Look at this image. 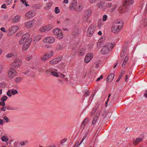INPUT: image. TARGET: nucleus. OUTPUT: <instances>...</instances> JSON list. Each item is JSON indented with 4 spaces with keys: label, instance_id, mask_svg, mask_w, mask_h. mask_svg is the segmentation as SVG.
I'll use <instances>...</instances> for the list:
<instances>
[{
    "label": "nucleus",
    "instance_id": "43",
    "mask_svg": "<svg viewBox=\"0 0 147 147\" xmlns=\"http://www.w3.org/2000/svg\"><path fill=\"white\" fill-rule=\"evenodd\" d=\"M11 89L9 90L7 93V95L9 97H11Z\"/></svg>",
    "mask_w": 147,
    "mask_h": 147
},
{
    "label": "nucleus",
    "instance_id": "42",
    "mask_svg": "<svg viewBox=\"0 0 147 147\" xmlns=\"http://www.w3.org/2000/svg\"><path fill=\"white\" fill-rule=\"evenodd\" d=\"M96 110H97V108H94L93 109V110L91 113V116H92L94 115L95 113L96 112Z\"/></svg>",
    "mask_w": 147,
    "mask_h": 147
},
{
    "label": "nucleus",
    "instance_id": "5",
    "mask_svg": "<svg viewBox=\"0 0 147 147\" xmlns=\"http://www.w3.org/2000/svg\"><path fill=\"white\" fill-rule=\"evenodd\" d=\"M22 63V61L20 59H17L12 63L11 66L14 68H18L21 65Z\"/></svg>",
    "mask_w": 147,
    "mask_h": 147
},
{
    "label": "nucleus",
    "instance_id": "2",
    "mask_svg": "<svg viewBox=\"0 0 147 147\" xmlns=\"http://www.w3.org/2000/svg\"><path fill=\"white\" fill-rule=\"evenodd\" d=\"M123 26V23L121 21H117L115 22V24L111 28L112 32L114 33H117L119 32Z\"/></svg>",
    "mask_w": 147,
    "mask_h": 147
},
{
    "label": "nucleus",
    "instance_id": "7",
    "mask_svg": "<svg viewBox=\"0 0 147 147\" xmlns=\"http://www.w3.org/2000/svg\"><path fill=\"white\" fill-rule=\"evenodd\" d=\"M95 28V27L92 25L89 27L87 31V35L89 36H91L94 33Z\"/></svg>",
    "mask_w": 147,
    "mask_h": 147
},
{
    "label": "nucleus",
    "instance_id": "37",
    "mask_svg": "<svg viewBox=\"0 0 147 147\" xmlns=\"http://www.w3.org/2000/svg\"><path fill=\"white\" fill-rule=\"evenodd\" d=\"M32 56L31 55H28L26 57V59L27 60H30L32 59Z\"/></svg>",
    "mask_w": 147,
    "mask_h": 147
},
{
    "label": "nucleus",
    "instance_id": "21",
    "mask_svg": "<svg viewBox=\"0 0 147 147\" xmlns=\"http://www.w3.org/2000/svg\"><path fill=\"white\" fill-rule=\"evenodd\" d=\"M143 140V138H137L134 141V144L136 145L139 143L140 142L142 141Z\"/></svg>",
    "mask_w": 147,
    "mask_h": 147
},
{
    "label": "nucleus",
    "instance_id": "57",
    "mask_svg": "<svg viewBox=\"0 0 147 147\" xmlns=\"http://www.w3.org/2000/svg\"><path fill=\"white\" fill-rule=\"evenodd\" d=\"M128 60V57L127 56H126L124 60V63H126V62Z\"/></svg>",
    "mask_w": 147,
    "mask_h": 147
},
{
    "label": "nucleus",
    "instance_id": "3",
    "mask_svg": "<svg viewBox=\"0 0 147 147\" xmlns=\"http://www.w3.org/2000/svg\"><path fill=\"white\" fill-rule=\"evenodd\" d=\"M30 35L29 34L26 33L23 35L22 38L19 41V43L20 45H22L24 43L28 42L30 41V40H32V39L29 38Z\"/></svg>",
    "mask_w": 147,
    "mask_h": 147
},
{
    "label": "nucleus",
    "instance_id": "20",
    "mask_svg": "<svg viewBox=\"0 0 147 147\" xmlns=\"http://www.w3.org/2000/svg\"><path fill=\"white\" fill-rule=\"evenodd\" d=\"M134 0H125V4L124 5L126 6V5L132 4L134 2Z\"/></svg>",
    "mask_w": 147,
    "mask_h": 147
},
{
    "label": "nucleus",
    "instance_id": "36",
    "mask_svg": "<svg viewBox=\"0 0 147 147\" xmlns=\"http://www.w3.org/2000/svg\"><path fill=\"white\" fill-rule=\"evenodd\" d=\"M60 11L59 7H56L55 8V12L56 14H58L60 12Z\"/></svg>",
    "mask_w": 147,
    "mask_h": 147
},
{
    "label": "nucleus",
    "instance_id": "10",
    "mask_svg": "<svg viewBox=\"0 0 147 147\" xmlns=\"http://www.w3.org/2000/svg\"><path fill=\"white\" fill-rule=\"evenodd\" d=\"M77 2L76 0H74L72 1L70 6L69 8L70 10L73 11L75 10L77 7Z\"/></svg>",
    "mask_w": 147,
    "mask_h": 147
},
{
    "label": "nucleus",
    "instance_id": "16",
    "mask_svg": "<svg viewBox=\"0 0 147 147\" xmlns=\"http://www.w3.org/2000/svg\"><path fill=\"white\" fill-rule=\"evenodd\" d=\"M92 13V11L90 9H88L86 10L84 18L86 19H88L91 16Z\"/></svg>",
    "mask_w": 147,
    "mask_h": 147
},
{
    "label": "nucleus",
    "instance_id": "17",
    "mask_svg": "<svg viewBox=\"0 0 147 147\" xmlns=\"http://www.w3.org/2000/svg\"><path fill=\"white\" fill-rule=\"evenodd\" d=\"M21 18V16L19 15L15 16L12 20L13 22L17 23L19 22Z\"/></svg>",
    "mask_w": 147,
    "mask_h": 147
},
{
    "label": "nucleus",
    "instance_id": "27",
    "mask_svg": "<svg viewBox=\"0 0 147 147\" xmlns=\"http://www.w3.org/2000/svg\"><path fill=\"white\" fill-rule=\"evenodd\" d=\"M60 33L59 34L56 36L59 39H61L63 38V34L61 31H59Z\"/></svg>",
    "mask_w": 147,
    "mask_h": 147
},
{
    "label": "nucleus",
    "instance_id": "26",
    "mask_svg": "<svg viewBox=\"0 0 147 147\" xmlns=\"http://www.w3.org/2000/svg\"><path fill=\"white\" fill-rule=\"evenodd\" d=\"M83 9V6L81 5H80L77 6L75 11H81Z\"/></svg>",
    "mask_w": 147,
    "mask_h": 147
},
{
    "label": "nucleus",
    "instance_id": "61",
    "mask_svg": "<svg viewBox=\"0 0 147 147\" xmlns=\"http://www.w3.org/2000/svg\"><path fill=\"white\" fill-rule=\"evenodd\" d=\"M8 18V16L7 15H5L3 16V18L4 20L7 19Z\"/></svg>",
    "mask_w": 147,
    "mask_h": 147
},
{
    "label": "nucleus",
    "instance_id": "58",
    "mask_svg": "<svg viewBox=\"0 0 147 147\" xmlns=\"http://www.w3.org/2000/svg\"><path fill=\"white\" fill-rule=\"evenodd\" d=\"M59 74H60V75H59V77L60 78H64L65 77V75L63 74H62L59 73Z\"/></svg>",
    "mask_w": 147,
    "mask_h": 147
},
{
    "label": "nucleus",
    "instance_id": "25",
    "mask_svg": "<svg viewBox=\"0 0 147 147\" xmlns=\"http://www.w3.org/2000/svg\"><path fill=\"white\" fill-rule=\"evenodd\" d=\"M1 140L3 142H6L8 140L9 138L7 136H5L2 137L1 138Z\"/></svg>",
    "mask_w": 147,
    "mask_h": 147
},
{
    "label": "nucleus",
    "instance_id": "12",
    "mask_svg": "<svg viewBox=\"0 0 147 147\" xmlns=\"http://www.w3.org/2000/svg\"><path fill=\"white\" fill-rule=\"evenodd\" d=\"M92 54L91 53L88 54L85 56L84 59L85 62L86 63H88L92 58Z\"/></svg>",
    "mask_w": 147,
    "mask_h": 147
},
{
    "label": "nucleus",
    "instance_id": "49",
    "mask_svg": "<svg viewBox=\"0 0 147 147\" xmlns=\"http://www.w3.org/2000/svg\"><path fill=\"white\" fill-rule=\"evenodd\" d=\"M67 139L66 138H64L61 141V145H63V144L65 142L67 141Z\"/></svg>",
    "mask_w": 147,
    "mask_h": 147
},
{
    "label": "nucleus",
    "instance_id": "34",
    "mask_svg": "<svg viewBox=\"0 0 147 147\" xmlns=\"http://www.w3.org/2000/svg\"><path fill=\"white\" fill-rule=\"evenodd\" d=\"M51 74L54 76L57 77H59V75L58 74V73L54 71H51Z\"/></svg>",
    "mask_w": 147,
    "mask_h": 147
},
{
    "label": "nucleus",
    "instance_id": "18",
    "mask_svg": "<svg viewBox=\"0 0 147 147\" xmlns=\"http://www.w3.org/2000/svg\"><path fill=\"white\" fill-rule=\"evenodd\" d=\"M114 77V75L113 74H111L107 77V81L108 82H111Z\"/></svg>",
    "mask_w": 147,
    "mask_h": 147
},
{
    "label": "nucleus",
    "instance_id": "1",
    "mask_svg": "<svg viewBox=\"0 0 147 147\" xmlns=\"http://www.w3.org/2000/svg\"><path fill=\"white\" fill-rule=\"evenodd\" d=\"M114 46V44L111 42L106 43L102 48L101 53L102 54H106L108 53L110 51Z\"/></svg>",
    "mask_w": 147,
    "mask_h": 147
},
{
    "label": "nucleus",
    "instance_id": "56",
    "mask_svg": "<svg viewBox=\"0 0 147 147\" xmlns=\"http://www.w3.org/2000/svg\"><path fill=\"white\" fill-rule=\"evenodd\" d=\"M103 78V76L102 75H100V77L98 78L96 80L97 82L99 81L100 79H102Z\"/></svg>",
    "mask_w": 147,
    "mask_h": 147
},
{
    "label": "nucleus",
    "instance_id": "64",
    "mask_svg": "<svg viewBox=\"0 0 147 147\" xmlns=\"http://www.w3.org/2000/svg\"><path fill=\"white\" fill-rule=\"evenodd\" d=\"M144 96L146 98H147V90H146L144 92Z\"/></svg>",
    "mask_w": 147,
    "mask_h": 147
},
{
    "label": "nucleus",
    "instance_id": "62",
    "mask_svg": "<svg viewBox=\"0 0 147 147\" xmlns=\"http://www.w3.org/2000/svg\"><path fill=\"white\" fill-rule=\"evenodd\" d=\"M117 6L116 5H115L111 9V11H113L116 8Z\"/></svg>",
    "mask_w": 147,
    "mask_h": 147
},
{
    "label": "nucleus",
    "instance_id": "14",
    "mask_svg": "<svg viewBox=\"0 0 147 147\" xmlns=\"http://www.w3.org/2000/svg\"><path fill=\"white\" fill-rule=\"evenodd\" d=\"M30 41H28V42H25L24 44V45H23L22 49L23 50H25L27 49L29 47V46L31 43L32 40H30Z\"/></svg>",
    "mask_w": 147,
    "mask_h": 147
},
{
    "label": "nucleus",
    "instance_id": "35",
    "mask_svg": "<svg viewBox=\"0 0 147 147\" xmlns=\"http://www.w3.org/2000/svg\"><path fill=\"white\" fill-rule=\"evenodd\" d=\"M88 119V118H86L83 121L82 123V125L84 126L87 122Z\"/></svg>",
    "mask_w": 147,
    "mask_h": 147
},
{
    "label": "nucleus",
    "instance_id": "9",
    "mask_svg": "<svg viewBox=\"0 0 147 147\" xmlns=\"http://www.w3.org/2000/svg\"><path fill=\"white\" fill-rule=\"evenodd\" d=\"M55 38L52 37H46L43 40V42L48 44H51L55 42Z\"/></svg>",
    "mask_w": 147,
    "mask_h": 147
},
{
    "label": "nucleus",
    "instance_id": "32",
    "mask_svg": "<svg viewBox=\"0 0 147 147\" xmlns=\"http://www.w3.org/2000/svg\"><path fill=\"white\" fill-rule=\"evenodd\" d=\"M28 143V141L25 140L21 142L20 143V144L21 146H23L26 145Z\"/></svg>",
    "mask_w": 147,
    "mask_h": 147
},
{
    "label": "nucleus",
    "instance_id": "47",
    "mask_svg": "<svg viewBox=\"0 0 147 147\" xmlns=\"http://www.w3.org/2000/svg\"><path fill=\"white\" fill-rule=\"evenodd\" d=\"M3 118L6 122L7 123L9 122V119L6 116L3 117Z\"/></svg>",
    "mask_w": 147,
    "mask_h": 147
},
{
    "label": "nucleus",
    "instance_id": "53",
    "mask_svg": "<svg viewBox=\"0 0 147 147\" xmlns=\"http://www.w3.org/2000/svg\"><path fill=\"white\" fill-rule=\"evenodd\" d=\"M6 106H4L2 107L1 109V111H6Z\"/></svg>",
    "mask_w": 147,
    "mask_h": 147
},
{
    "label": "nucleus",
    "instance_id": "6",
    "mask_svg": "<svg viewBox=\"0 0 147 147\" xmlns=\"http://www.w3.org/2000/svg\"><path fill=\"white\" fill-rule=\"evenodd\" d=\"M17 71L14 68H11L8 72V76L10 78H13L16 75Z\"/></svg>",
    "mask_w": 147,
    "mask_h": 147
},
{
    "label": "nucleus",
    "instance_id": "29",
    "mask_svg": "<svg viewBox=\"0 0 147 147\" xmlns=\"http://www.w3.org/2000/svg\"><path fill=\"white\" fill-rule=\"evenodd\" d=\"M13 32L12 33H14L16 32L19 29V27L18 26H13Z\"/></svg>",
    "mask_w": 147,
    "mask_h": 147
},
{
    "label": "nucleus",
    "instance_id": "28",
    "mask_svg": "<svg viewBox=\"0 0 147 147\" xmlns=\"http://www.w3.org/2000/svg\"><path fill=\"white\" fill-rule=\"evenodd\" d=\"M52 5V3L51 2H49L46 4V6L45 7V8L46 9H49Z\"/></svg>",
    "mask_w": 147,
    "mask_h": 147
},
{
    "label": "nucleus",
    "instance_id": "41",
    "mask_svg": "<svg viewBox=\"0 0 147 147\" xmlns=\"http://www.w3.org/2000/svg\"><path fill=\"white\" fill-rule=\"evenodd\" d=\"M90 95V93L89 91L87 90H86L84 94V96L87 97L89 96Z\"/></svg>",
    "mask_w": 147,
    "mask_h": 147
},
{
    "label": "nucleus",
    "instance_id": "54",
    "mask_svg": "<svg viewBox=\"0 0 147 147\" xmlns=\"http://www.w3.org/2000/svg\"><path fill=\"white\" fill-rule=\"evenodd\" d=\"M57 49L59 51L61 50L62 49V47L61 45H59L57 47Z\"/></svg>",
    "mask_w": 147,
    "mask_h": 147
},
{
    "label": "nucleus",
    "instance_id": "40",
    "mask_svg": "<svg viewBox=\"0 0 147 147\" xmlns=\"http://www.w3.org/2000/svg\"><path fill=\"white\" fill-rule=\"evenodd\" d=\"M45 28V30L47 31H49L51 29V27L49 25H47V26H44Z\"/></svg>",
    "mask_w": 147,
    "mask_h": 147
},
{
    "label": "nucleus",
    "instance_id": "55",
    "mask_svg": "<svg viewBox=\"0 0 147 147\" xmlns=\"http://www.w3.org/2000/svg\"><path fill=\"white\" fill-rule=\"evenodd\" d=\"M0 105L1 106H4L5 105V102L2 101L0 102Z\"/></svg>",
    "mask_w": 147,
    "mask_h": 147
},
{
    "label": "nucleus",
    "instance_id": "8",
    "mask_svg": "<svg viewBox=\"0 0 147 147\" xmlns=\"http://www.w3.org/2000/svg\"><path fill=\"white\" fill-rule=\"evenodd\" d=\"M36 14V12L34 10L29 11L25 14V16L28 19H30L34 17Z\"/></svg>",
    "mask_w": 147,
    "mask_h": 147
},
{
    "label": "nucleus",
    "instance_id": "59",
    "mask_svg": "<svg viewBox=\"0 0 147 147\" xmlns=\"http://www.w3.org/2000/svg\"><path fill=\"white\" fill-rule=\"evenodd\" d=\"M7 6L5 4H3L1 6V8L2 9H6Z\"/></svg>",
    "mask_w": 147,
    "mask_h": 147
},
{
    "label": "nucleus",
    "instance_id": "48",
    "mask_svg": "<svg viewBox=\"0 0 147 147\" xmlns=\"http://www.w3.org/2000/svg\"><path fill=\"white\" fill-rule=\"evenodd\" d=\"M40 31L42 32H45L46 31L44 26L43 27L40 29Z\"/></svg>",
    "mask_w": 147,
    "mask_h": 147
},
{
    "label": "nucleus",
    "instance_id": "50",
    "mask_svg": "<svg viewBox=\"0 0 147 147\" xmlns=\"http://www.w3.org/2000/svg\"><path fill=\"white\" fill-rule=\"evenodd\" d=\"M101 21L100 22H99L98 23V27L99 28H100L101 26L103 24V23L101 22Z\"/></svg>",
    "mask_w": 147,
    "mask_h": 147
},
{
    "label": "nucleus",
    "instance_id": "63",
    "mask_svg": "<svg viewBox=\"0 0 147 147\" xmlns=\"http://www.w3.org/2000/svg\"><path fill=\"white\" fill-rule=\"evenodd\" d=\"M0 30L2 31L3 32H6V31L5 30V28L4 27H2L1 28Z\"/></svg>",
    "mask_w": 147,
    "mask_h": 147
},
{
    "label": "nucleus",
    "instance_id": "45",
    "mask_svg": "<svg viewBox=\"0 0 147 147\" xmlns=\"http://www.w3.org/2000/svg\"><path fill=\"white\" fill-rule=\"evenodd\" d=\"M107 16L106 15H104L103 16L102 18V20L103 21H105L107 19Z\"/></svg>",
    "mask_w": 147,
    "mask_h": 147
},
{
    "label": "nucleus",
    "instance_id": "22",
    "mask_svg": "<svg viewBox=\"0 0 147 147\" xmlns=\"http://www.w3.org/2000/svg\"><path fill=\"white\" fill-rule=\"evenodd\" d=\"M42 38V36L40 35H37L34 37V40L37 42L40 40Z\"/></svg>",
    "mask_w": 147,
    "mask_h": 147
},
{
    "label": "nucleus",
    "instance_id": "19",
    "mask_svg": "<svg viewBox=\"0 0 147 147\" xmlns=\"http://www.w3.org/2000/svg\"><path fill=\"white\" fill-rule=\"evenodd\" d=\"M33 23L31 21H29L26 22L25 24V26L27 28H30L33 26Z\"/></svg>",
    "mask_w": 147,
    "mask_h": 147
},
{
    "label": "nucleus",
    "instance_id": "24",
    "mask_svg": "<svg viewBox=\"0 0 147 147\" xmlns=\"http://www.w3.org/2000/svg\"><path fill=\"white\" fill-rule=\"evenodd\" d=\"M61 31V30L58 28H57L56 29H55L53 30V33L54 35L55 36H57L59 34V33H60V31Z\"/></svg>",
    "mask_w": 147,
    "mask_h": 147
},
{
    "label": "nucleus",
    "instance_id": "23",
    "mask_svg": "<svg viewBox=\"0 0 147 147\" xmlns=\"http://www.w3.org/2000/svg\"><path fill=\"white\" fill-rule=\"evenodd\" d=\"M127 51V49L125 48H123L121 51V56L122 57H124L126 54Z\"/></svg>",
    "mask_w": 147,
    "mask_h": 147
},
{
    "label": "nucleus",
    "instance_id": "30",
    "mask_svg": "<svg viewBox=\"0 0 147 147\" xmlns=\"http://www.w3.org/2000/svg\"><path fill=\"white\" fill-rule=\"evenodd\" d=\"M22 80V78L18 77L16 78L15 82L17 83H19L21 82Z\"/></svg>",
    "mask_w": 147,
    "mask_h": 147
},
{
    "label": "nucleus",
    "instance_id": "13",
    "mask_svg": "<svg viewBox=\"0 0 147 147\" xmlns=\"http://www.w3.org/2000/svg\"><path fill=\"white\" fill-rule=\"evenodd\" d=\"M61 59V58L60 57L56 58L50 61V63L51 65L56 64L59 62Z\"/></svg>",
    "mask_w": 147,
    "mask_h": 147
},
{
    "label": "nucleus",
    "instance_id": "60",
    "mask_svg": "<svg viewBox=\"0 0 147 147\" xmlns=\"http://www.w3.org/2000/svg\"><path fill=\"white\" fill-rule=\"evenodd\" d=\"M3 68V66L1 65H0V74H1L2 72Z\"/></svg>",
    "mask_w": 147,
    "mask_h": 147
},
{
    "label": "nucleus",
    "instance_id": "31",
    "mask_svg": "<svg viewBox=\"0 0 147 147\" xmlns=\"http://www.w3.org/2000/svg\"><path fill=\"white\" fill-rule=\"evenodd\" d=\"M9 31L8 34L9 35H11L13 34L14 33H12L13 32V27L9 28L8 29Z\"/></svg>",
    "mask_w": 147,
    "mask_h": 147
},
{
    "label": "nucleus",
    "instance_id": "44",
    "mask_svg": "<svg viewBox=\"0 0 147 147\" xmlns=\"http://www.w3.org/2000/svg\"><path fill=\"white\" fill-rule=\"evenodd\" d=\"M7 96H4L2 98H1V100L2 101L5 102L6 101V100L7 99Z\"/></svg>",
    "mask_w": 147,
    "mask_h": 147
},
{
    "label": "nucleus",
    "instance_id": "52",
    "mask_svg": "<svg viewBox=\"0 0 147 147\" xmlns=\"http://www.w3.org/2000/svg\"><path fill=\"white\" fill-rule=\"evenodd\" d=\"M80 145V144H79V141H78L76 143L74 146V147H79Z\"/></svg>",
    "mask_w": 147,
    "mask_h": 147
},
{
    "label": "nucleus",
    "instance_id": "33",
    "mask_svg": "<svg viewBox=\"0 0 147 147\" xmlns=\"http://www.w3.org/2000/svg\"><path fill=\"white\" fill-rule=\"evenodd\" d=\"M14 56V54L11 53H9L7 54L6 55V57L7 58H10Z\"/></svg>",
    "mask_w": 147,
    "mask_h": 147
},
{
    "label": "nucleus",
    "instance_id": "11",
    "mask_svg": "<svg viewBox=\"0 0 147 147\" xmlns=\"http://www.w3.org/2000/svg\"><path fill=\"white\" fill-rule=\"evenodd\" d=\"M100 111H98L95 116H94V118H93V120L92 121V124L93 125H94L95 123H96L97 119L98 118V117L100 114Z\"/></svg>",
    "mask_w": 147,
    "mask_h": 147
},
{
    "label": "nucleus",
    "instance_id": "51",
    "mask_svg": "<svg viewBox=\"0 0 147 147\" xmlns=\"http://www.w3.org/2000/svg\"><path fill=\"white\" fill-rule=\"evenodd\" d=\"M112 3H107L106 5V6L107 7L110 8L111 7V6H112Z\"/></svg>",
    "mask_w": 147,
    "mask_h": 147
},
{
    "label": "nucleus",
    "instance_id": "15",
    "mask_svg": "<svg viewBox=\"0 0 147 147\" xmlns=\"http://www.w3.org/2000/svg\"><path fill=\"white\" fill-rule=\"evenodd\" d=\"M104 4L105 2L103 1L100 0L97 3L96 6L98 8L102 9L103 8Z\"/></svg>",
    "mask_w": 147,
    "mask_h": 147
},
{
    "label": "nucleus",
    "instance_id": "46",
    "mask_svg": "<svg viewBox=\"0 0 147 147\" xmlns=\"http://www.w3.org/2000/svg\"><path fill=\"white\" fill-rule=\"evenodd\" d=\"M12 2V0H6L5 1V3L7 4L8 5H9Z\"/></svg>",
    "mask_w": 147,
    "mask_h": 147
},
{
    "label": "nucleus",
    "instance_id": "4",
    "mask_svg": "<svg viewBox=\"0 0 147 147\" xmlns=\"http://www.w3.org/2000/svg\"><path fill=\"white\" fill-rule=\"evenodd\" d=\"M53 52L51 51L45 53L44 55L41 56V61L43 62L46 61L53 55Z\"/></svg>",
    "mask_w": 147,
    "mask_h": 147
},
{
    "label": "nucleus",
    "instance_id": "39",
    "mask_svg": "<svg viewBox=\"0 0 147 147\" xmlns=\"http://www.w3.org/2000/svg\"><path fill=\"white\" fill-rule=\"evenodd\" d=\"M13 89H11V94L13 95H14L18 93V91L16 90H13Z\"/></svg>",
    "mask_w": 147,
    "mask_h": 147
},
{
    "label": "nucleus",
    "instance_id": "38",
    "mask_svg": "<svg viewBox=\"0 0 147 147\" xmlns=\"http://www.w3.org/2000/svg\"><path fill=\"white\" fill-rule=\"evenodd\" d=\"M6 107H7V109L8 110H16V109L12 108L9 106H7Z\"/></svg>",
    "mask_w": 147,
    "mask_h": 147
}]
</instances>
